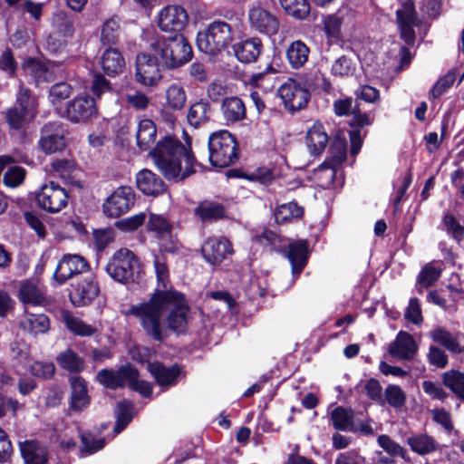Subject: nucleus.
Wrapping results in <instances>:
<instances>
[{
    "label": "nucleus",
    "mask_w": 464,
    "mask_h": 464,
    "mask_svg": "<svg viewBox=\"0 0 464 464\" xmlns=\"http://www.w3.org/2000/svg\"><path fill=\"white\" fill-rule=\"evenodd\" d=\"M19 448L25 464H46V450L36 441H21Z\"/></svg>",
    "instance_id": "obj_29"
},
{
    "label": "nucleus",
    "mask_w": 464,
    "mask_h": 464,
    "mask_svg": "<svg viewBox=\"0 0 464 464\" xmlns=\"http://www.w3.org/2000/svg\"><path fill=\"white\" fill-rule=\"evenodd\" d=\"M262 48L261 40L253 37L235 44L233 45V52L239 62L250 63L256 61L262 52Z\"/></svg>",
    "instance_id": "obj_23"
},
{
    "label": "nucleus",
    "mask_w": 464,
    "mask_h": 464,
    "mask_svg": "<svg viewBox=\"0 0 464 464\" xmlns=\"http://www.w3.org/2000/svg\"><path fill=\"white\" fill-rule=\"evenodd\" d=\"M286 257L292 266L294 275H299L308 259V244L306 240L291 241L285 251Z\"/></svg>",
    "instance_id": "obj_24"
},
{
    "label": "nucleus",
    "mask_w": 464,
    "mask_h": 464,
    "mask_svg": "<svg viewBox=\"0 0 464 464\" xmlns=\"http://www.w3.org/2000/svg\"><path fill=\"white\" fill-rule=\"evenodd\" d=\"M160 65L154 54L153 56L147 53L138 54L136 58V81L143 86H156L161 79Z\"/></svg>",
    "instance_id": "obj_10"
},
{
    "label": "nucleus",
    "mask_w": 464,
    "mask_h": 464,
    "mask_svg": "<svg viewBox=\"0 0 464 464\" xmlns=\"http://www.w3.org/2000/svg\"><path fill=\"white\" fill-rule=\"evenodd\" d=\"M150 154L159 170L168 179L182 180L200 168L191 152L187 136L186 144L166 136L157 143Z\"/></svg>",
    "instance_id": "obj_2"
},
{
    "label": "nucleus",
    "mask_w": 464,
    "mask_h": 464,
    "mask_svg": "<svg viewBox=\"0 0 464 464\" xmlns=\"http://www.w3.org/2000/svg\"><path fill=\"white\" fill-rule=\"evenodd\" d=\"M139 189L150 196H156L165 191V185L160 178L149 169L140 170L136 177Z\"/></svg>",
    "instance_id": "obj_25"
},
{
    "label": "nucleus",
    "mask_w": 464,
    "mask_h": 464,
    "mask_svg": "<svg viewBox=\"0 0 464 464\" xmlns=\"http://www.w3.org/2000/svg\"><path fill=\"white\" fill-rule=\"evenodd\" d=\"M100 294V286L92 276L74 285L71 299L75 305L82 306L92 302Z\"/></svg>",
    "instance_id": "obj_21"
},
{
    "label": "nucleus",
    "mask_w": 464,
    "mask_h": 464,
    "mask_svg": "<svg viewBox=\"0 0 464 464\" xmlns=\"http://www.w3.org/2000/svg\"><path fill=\"white\" fill-rule=\"evenodd\" d=\"M249 22L255 30L266 34H276L278 30L277 18L269 11L256 6L249 10Z\"/></svg>",
    "instance_id": "obj_18"
},
{
    "label": "nucleus",
    "mask_w": 464,
    "mask_h": 464,
    "mask_svg": "<svg viewBox=\"0 0 464 464\" xmlns=\"http://www.w3.org/2000/svg\"><path fill=\"white\" fill-rule=\"evenodd\" d=\"M354 413L351 409L336 407L331 412V420L334 429L338 430H351L353 425Z\"/></svg>",
    "instance_id": "obj_42"
},
{
    "label": "nucleus",
    "mask_w": 464,
    "mask_h": 464,
    "mask_svg": "<svg viewBox=\"0 0 464 464\" xmlns=\"http://www.w3.org/2000/svg\"><path fill=\"white\" fill-rule=\"evenodd\" d=\"M443 382L460 400L464 401V373L459 371H449L443 373Z\"/></svg>",
    "instance_id": "obj_45"
},
{
    "label": "nucleus",
    "mask_w": 464,
    "mask_h": 464,
    "mask_svg": "<svg viewBox=\"0 0 464 464\" xmlns=\"http://www.w3.org/2000/svg\"><path fill=\"white\" fill-rule=\"evenodd\" d=\"M313 180L316 186L328 188L332 185L341 187L343 179L342 172L335 164L325 160L313 172Z\"/></svg>",
    "instance_id": "obj_20"
},
{
    "label": "nucleus",
    "mask_w": 464,
    "mask_h": 464,
    "mask_svg": "<svg viewBox=\"0 0 464 464\" xmlns=\"http://www.w3.org/2000/svg\"><path fill=\"white\" fill-rule=\"evenodd\" d=\"M166 106L173 111H180L187 102V92L180 83H171L165 91Z\"/></svg>",
    "instance_id": "obj_35"
},
{
    "label": "nucleus",
    "mask_w": 464,
    "mask_h": 464,
    "mask_svg": "<svg viewBox=\"0 0 464 464\" xmlns=\"http://www.w3.org/2000/svg\"><path fill=\"white\" fill-rule=\"evenodd\" d=\"M304 209L300 205H276L274 209L275 220L278 224L290 222L301 218Z\"/></svg>",
    "instance_id": "obj_43"
},
{
    "label": "nucleus",
    "mask_w": 464,
    "mask_h": 464,
    "mask_svg": "<svg viewBox=\"0 0 464 464\" xmlns=\"http://www.w3.org/2000/svg\"><path fill=\"white\" fill-rule=\"evenodd\" d=\"M195 213L200 218L203 222H211L225 216V209L222 205H199Z\"/></svg>",
    "instance_id": "obj_51"
},
{
    "label": "nucleus",
    "mask_w": 464,
    "mask_h": 464,
    "mask_svg": "<svg viewBox=\"0 0 464 464\" xmlns=\"http://www.w3.org/2000/svg\"><path fill=\"white\" fill-rule=\"evenodd\" d=\"M312 83H302L294 79H287L277 90L279 98L289 111L304 108L310 99Z\"/></svg>",
    "instance_id": "obj_7"
},
{
    "label": "nucleus",
    "mask_w": 464,
    "mask_h": 464,
    "mask_svg": "<svg viewBox=\"0 0 464 464\" xmlns=\"http://www.w3.org/2000/svg\"><path fill=\"white\" fill-rule=\"evenodd\" d=\"M159 63L169 70H175L188 63L193 56L191 45L181 34L171 37L156 36L150 42Z\"/></svg>",
    "instance_id": "obj_3"
},
{
    "label": "nucleus",
    "mask_w": 464,
    "mask_h": 464,
    "mask_svg": "<svg viewBox=\"0 0 464 464\" xmlns=\"http://www.w3.org/2000/svg\"><path fill=\"white\" fill-rule=\"evenodd\" d=\"M36 106L35 98L31 97L27 90L21 89L17 97V107L9 109L6 112V121L10 128L22 129L34 118Z\"/></svg>",
    "instance_id": "obj_8"
},
{
    "label": "nucleus",
    "mask_w": 464,
    "mask_h": 464,
    "mask_svg": "<svg viewBox=\"0 0 464 464\" xmlns=\"http://www.w3.org/2000/svg\"><path fill=\"white\" fill-rule=\"evenodd\" d=\"M221 111L227 123H235L246 117V107L238 97H227L222 101Z\"/></svg>",
    "instance_id": "obj_28"
},
{
    "label": "nucleus",
    "mask_w": 464,
    "mask_h": 464,
    "mask_svg": "<svg viewBox=\"0 0 464 464\" xmlns=\"http://www.w3.org/2000/svg\"><path fill=\"white\" fill-rule=\"evenodd\" d=\"M404 316L406 320L414 324H420L423 321L420 300L418 298L413 297L410 299Z\"/></svg>",
    "instance_id": "obj_60"
},
{
    "label": "nucleus",
    "mask_w": 464,
    "mask_h": 464,
    "mask_svg": "<svg viewBox=\"0 0 464 464\" xmlns=\"http://www.w3.org/2000/svg\"><path fill=\"white\" fill-rule=\"evenodd\" d=\"M188 14L184 7L179 5H169L160 10L157 14V25L165 33L179 34L188 24Z\"/></svg>",
    "instance_id": "obj_9"
},
{
    "label": "nucleus",
    "mask_w": 464,
    "mask_h": 464,
    "mask_svg": "<svg viewBox=\"0 0 464 464\" xmlns=\"http://www.w3.org/2000/svg\"><path fill=\"white\" fill-rule=\"evenodd\" d=\"M70 397L68 410L70 413H80L85 411L91 404L86 381L80 376H73L69 379Z\"/></svg>",
    "instance_id": "obj_11"
},
{
    "label": "nucleus",
    "mask_w": 464,
    "mask_h": 464,
    "mask_svg": "<svg viewBox=\"0 0 464 464\" xmlns=\"http://www.w3.org/2000/svg\"><path fill=\"white\" fill-rule=\"evenodd\" d=\"M56 361L60 367L71 372H80L84 368L83 360L71 349L60 353Z\"/></svg>",
    "instance_id": "obj_39"
},
{
    "label": "nucleus",
    "mask_w": 464,
    "mask_h": 464,
    "mask_svg": "<svg viewBox=\"0 0 464 464\" xmlns=\"http://www.w3.org/2000/svg\"><path fill=\"white\" fill-rule=\"evenodd\" d=\"M20 326L33 335L43 334L49 331L50 321L44 314L26 313L20 322Z\"/></svg>",
    "instance_id": "obj_31"
},
{
    "label": "nucleus",
    "mask_w": 464,
    "mask_h": 464,
    "mask_svg": "<svg viewBox=\"0 0 464 464\" xmlns=\"http://www.w3.org/2000/svg\"><path fill=\"white\" fill-rule=\"evenodd\" d=\"M347 154V141L344 136L337 135L330 147V159L327 161L334 163L336 167L345 160Z\"/></svg>",
    "instance_id": "obj_46"
},
{
    "label": "nucleus",
    "mask_w": 464,
    "mask_h": 464,
    "mask_svg": "<svg viewBox=\"0 0 464 464\" xmlns=\"http://www.w3.org/2000/svg\"><path fill=\"white\" fill-rule=\"evenodd\" d=\"M132 405L130 402L122 401L118 402L116 409V425L114 431L116 433L121 432L132 419Z\"/></svg>",
    "instance_id": "obj_48"
},
{
    "label": "nucleus",
    "mask_w": 464,
    "mask_h": 464,
    "mask_svg": "<svg viewBox=\"0 0 464 464\" xmlns=\"http://www.w3.org/2000/svg\"><path fill=\"white\" fill-rule=\"evenodd\" d=\"M133 376L129 378L128 387L131 390L136 391L142 394L144 397H150L152 392V388L150 382L145 381H140L139 379V372L136 369L133 368Z\"/></svg>",
    "instance_id": "obj_61"
},
{
    "label": "nucleus",
    "mask_w": 464,
    "mask_h": 464,
    "mask_svg": "<svg viewBox=\"0 0 464 464\" xmlns=\"http://www.w3.org/2000/svg\"><path fill=\"white\" fill-rule=\"evenodd\" d=\"M251 240L253 243L265 246H275L281 241L280 236L269 228H263L261 231H253Z\"/></svg>",
    "instance_id": "obj_54"
},
{
    "label": "nucleus",
    "mask_w": 464,
    "mask_h": 464,
    "mask_svg": "<svg viewBox=\"0 0 464 464\" xmlns=\"http://www.w3.org/2000/svg\"><path fill=\"white\" fill-rule=\"evenodd\" d=\"M133 368L130 365L122 366L118 370L103 369L96 376L97 381L102 386L115 390L128 385L129 378L133 375Z\"/></svg>",
    "instance_id": "obj_19"
},
{
    "label": "nucleus",
    "mask_w": 464,
    "mask_h": 464,
    "mask_svg": "<svg viewBox=\"0 0 464 464\" xmlns=\"http://www.w3.org/2000/svg\"><path fill=\"white\" fill-rule=\"evenodd\" d=\"M304 141L308 152L313 156H318L324 150L329 137L321 122L315 121L307 128Z\"/></svg>",
    "instance_id": "obj_22"
},
{
    "label": "nucleus",
    "mask_w": 464,
    "mask_h": 464,
    "mask_svg": "<svg viewBox=\"0 0 464 464\" xmlns=\"http://www.w3.org/2000/svg\"><path fill=\"white\" fill-rule=\"evenodd\" d=\"M68 199H72L69 192L53 181L43 185L35 193L36 203H67Z\"/></svg>",
    "instance_id": "obj_26"
},
{
    "label": "nucleus",
    "mask_w": 464,
    "mask_h": 464,
    "mask_svg": "<svg viewBox=\"0 0 464 464\" xmlns=\"http://www.w3.org/2000/svg\"><path fill=\"white\" fill-rule=\"evenodd\" d=\"M148 227L150 230L158 234L160 239L163 240L171 232V225L164 218L158 215H151Z\"/></svg>",
    "instance_id": "obj_56"
},
{
    "label": "nucleus",
    "mask_w": 464,
    "mask_h": 464,
    "mask_svg": "<svg viewBox=\"0 0 464 464\" xmlns=\"http://www.w3.org/2000/svg\"><path fill=\"white\" fill-rule=\"evenodd\" d=\"M384 403L387 402L390 406L395 409H400L405 405L406 394L398 385H388L383 393Z\"/></svg>",
    "instance_id": "obj_49"
},
{
    "label": "nucleus",
    "mask_w": 464,
    "mask_h": 464,
    "mask_svg": "<svg viewBox=\"0 0 464 464\" xmlns=\"http://www.w3.org/2000/svg\"><path fill=\"white\" fill-rule=\"evenodd\" d=\"M282 8L291 16L304 19L310 13L307 0H280Z\"/></svg>",
    "instance_id": "obj_44"
},
{
    "label": "nucleus",
    "mask_w": 464,
    "mask_h": 464,
    "mask_svg": "<svg viewBox=\"0 0 464 464\" xmlns=\"http://www.w3.org/2000/svg\"><path fill=\"white\" fill-rule=\"evenodd\" d=\"M388 352L393 358L411 361L418 352V344L411 334L400 331L395 340L389 344Z\"/></svg>",
    "instance_id": "obj_16"
},
{
    "label": "nucleus",
    "mask_w": 464,
    "mask_h": 464,
    "mask_svg": "<svg viewBox=\"0 0 464 464\" xmlns=\"http://www.w3.org/2000/svg\"><path fill=\"white\" fill-rule=\"evenodd\" d=\"M122 99L128 106L135 110H145L150 103V98L142 92L135 89H127L122 93Z\"/></svg>",
    "instance_id": "obj_50"
},
{
    "label": "nucleus",
    "mask_w": 464,
    "mask_h": 464,
    "mask_svg": "<svg viewBox=\"0 0 464 464\" xmlns=\"http://www.w3.org/2000/svg\"><path fill=\"white\" fill-rule=\"evenodd\" d=\"M205 260L211 265H219L234 250L232 244L226 237H210L205 241L201 247Z\"/></svg>",
    "instance_id": "obj_14"
},
{
    "label": "nucleus",
    "mask_w": 464,
    "mask_h": 464,
    "mask_svg": "<svg viewBox=\"0 0 464 464\" xmlns=\"http://www.w3.org/2000/svg\"><path fill=\"white\" fill-rule=\"evenodd\" d=\"M18 296L22 303L30 305H42L45 301L43 291L35 284L29 281L22 284Z\"/></svg>",
    "instance_id": "obj_37"
},
{
    "label": "nucleus",
    "mask_w": 464,
    "mask_h": 464,
    "mask_svg": "<svg viewBox=\"0 0 464 464\" xmlns=\"http://www.w3.org/2000/svg\"><path fill=\"white\" fill-rule=\"evenodd\" d=\"M442 221L446 231L455 239L461 240L464 237V227L451 214L447 213Z\"/></svg>",
    "instance_id": "obj_59"
},
{
    "label": "nucleus",
    "mask_w": 464,
    "mask_h": 464,
    "mask_svg": "<svg viewBox=\"0 0 464 464\" xmlns=\"http://www.w3.org/2000/svg\"><path fill=\"white\" fill-rule=\"evenodd\" d=\"M249 180L257 181L264 185H269L276 180V175L274 169L261 167L246 175Z\"/></svg>",
    "instance_id": "obj_57"
},
{
    "label": "nucleus",
    "mask_w": 464,
    "mask_h": 464,
    "mask_svg": "<svg viewBox=\"0 0 464 464\" xmlns=\"http://www.w3.org/2000/svg\"><path fill=\"white\" fill-rule=\"evenodd\" d=\"M156 126L151 120L143 119L139 121L137 130V144L140 149L147 150L156 139Z\"/></svg>",
    "instance_id": "obj_34"
},
{
    "label": "nucleus",
    "mask_w": 464,
    "mask_h": 464,
    "mask_svg": "<svg viewBox=\"0 0 464 464\" xmlns=\"http://www.w3.org/2000/svg\"><path fill=\"white\" fill-rule=\"evenodd\" d=\"M210 106L207 102H198L192 104L188 111V121L198 127L209 120Z\"/></svg>",
    "instance_id": "obj_41"
},
{
    "label": "nucleus",
    "mask_w": 464,
    "mask_h": 464,
    "mask_svg": "<svg viewBox=\"0 0 464 464\" xmlns=\"http://www.w3.org/2000/svg\"><path fill=\"white\" fill-rule=\"evenodd\" d=\"M25 176V171L22 167L13 166L4 175V182L8 187L19 186Z\"/></svg>",
    "instance_id": "obj_62"
},
{
    "label": "nucleus",
    "mask_w": 464,
    "mask_h": 464,
    "mask_svg": "<svg viewBox=\"0 0 464 464\" xmlns=\"http://www.w3.org/2000/svg\"><path fill=\"white\" fill-rule=\"evenodd\" d=\"M105 271L114 281L129 284L139 278L140 263L133 252L121 248L109 259Z\"/></svg>",
    "instance_id": "obj_4"
},
{
    "label": "nucleus",
    "mask_w": 464,
    "mask_h": 464,
    "mask_svg": "<svg viewBox=\"0 0 464 464\" xmlns=\"http://www.w3.org/2000/svg\"><path fill=\"white\" fill-rule=\"evenodd\" d=\"M442 272L440 266H434L433 264H428L420 271L418 276V283L422 287H429L433 285L440 277Z\"/></svg>",
    "instance_id": "obj_52"
},
{
    "label": "nucleus",
    "mask_w": 464,
    "mask_h": 464,
    "mask_svg": "<svg viewBox=\"0 0 464 464\" xmlns=\"http://www.w3.org/2000/svg\"><path fill=\"white\" fill-rule=\"evenodd\" d=\"M101 65L108 75H115L121 72L124 67V59L116 49H107L102 58Z\"/></svg>",
    "instance_id": "obj_36"
},
{
    "label": "nucleus",
    "mask_w": 464,
    "mask_h": 464,
    "mask_svg": "<svg viewBox=\"0 0 464 464\" xmlns=\"http://www.w3.org/2000/svg\"><path fill=\"white\" fill-rule=\"evenodd\" d=\"M407 443L413 452L421 456L431 454L439 449L437 440L426 433L414 434L409 437Z\"/></svg>",
    "instance_id": "obj_30"
},
{
    "label": "nucleus",
    "mask_w": 464,
    "mask_h": 464,
    "mask_svg": "<svg viewBox=\"0 0 464 464\" xmlns=\"http://www.w3.org/2000/svg\"><path fill=\"white\" fill-rule=\"evenodd\" d=\"M343 23L342 17L338 14L328 15L324 20V30L328 37L338 38Z\"/></svg>",
    "instance_id": "obj_64"
},
{
    "label": "nucleus",
    "mask_w": 464,
    "mask_h": 464,
    "mask_svg": "<svg viewBox=\"0 0 464 464\" xmlns=\"http://www.w3.org/2000/svg\"><path fill=\"white\" fill-rule=\"evenodd\" d=\"M309 53V47L300 40L293 42L286 49V58L293 69L304 67L308 61Z\"/></svg>",
    "instance_id": "obj_32"
},
{
    "label": "nucleus",
    "mask_w": 464,
    "mask_h": 464,
    "mask_svg": "<svg viewBox=\"0 0 464 464\" xmlns=\"http://www.w3.org/2000/svg\"><path fill=\"white\" fill-rule=\"evenodd\" d=\"M148 370L160 386L174 385L180 373V369L178 365L166 367L160 362H149Z\"/></svg>",
    "instance_id": "obj_27"
},
{
    "label": "nucleus",
    "mask_w": 464,
    "mask_h": 464,
    "mask_svg": "<svg viewBox=\"0 0 464 464\" xmlns=\"http://www.w3.org/2000/svg\"><path fill=\"white\" fill-rule=\"evenodd\" d=\"M209 161L218 168H226L238 159L236 138L227 130H219L208 139Z\"/></svg>",
    "instance_id": "obj_5"
},
{
    "label": "nucleus",
    "mask_w": 464,
    "mask_h": 464,
    "mask_svg": "<svg viewBox=\"0 0 464 464\" xmlns=\"http://www.w3.org/2000/svg\"><path fill=\"white\" fill-rule=\"evenodd\" d=\"M72 92L71 86L66 82H59L52 86L49 92V99L53 104L69 97Z\"/></svg>",
    "instance_id": "obj_63"
},
{
    "label": "nucleus",
    "mask_w": 464,
    "mask_h": 464,
    "mask_svg": "<svg viewBox=\"0 0 464 464\" xmlns=\"http://www.w3.org/2000/svg\"><path fill=\"white\" fill-rule=\"evenodd\" d=\"M379 446L392 457H401L405 459L407 450L396 441L392 440L388 435H380L377 439Z\"/></svg>",
    "instance_id": "obj_53"
},
{
    "label": "nucleus",
    "mask_w": 464,
    "mask_h": 464,
    "mask_svg": "<svg viewBox=\"0 0 464 464\" xmlns=\"http://www.w3.org/2000/svg\"><path fill=\"white\" fill-rule=\"evenodd\" d=\"M64 113L72 122L87 121L97 113L95 102L90 96H78L68 103Z\"/></svg>",
    "instance_id": "obj_13"
},
{
    "label": "nucleus",
    "mask_w": 464,
    "mask_h": 464,
    "mask_svg": "<svg viewBox=\"0 0 464 464\" xmlns=\"http://www.w3.org/2000/svg\"><path fill=\"white\" fill-rule=\"evenodd\" d=\"M158 286L150 299L133 304L128 314L136 317L150 339L162 342L169 330L184 333L188 323V307L184 296L169 286V268L163 255H154L153 260Z\"/></svg>",
    "instance_id": "obj_1"
},
{
    "label": "nucleus",
    "mask_w": 464,
    "mask_h": 464,
    "mask_svg": "<svg viewBox=\"0 0 464 464\" xmlns=\"http://www.w3.org/2000/svg\"><path fill=\"white\" fill-rule=\"evenodd\" d=\"M64 130L56 124L45 125L39 140L41 150L46 154L55 153L65 147Z\"/></svg>",
    "instance_id": "obj_17"
},
{
    "label": "nucleus",
    "mask_w": 464,
    "mask_h": 464,
    "mask_svg": "<svg viewBox=\"0 0 464 464\" xmlns=\"http://www.w3.org/2000/svg\"><path fill=\"white\" fill-rule=\"evenodd\" d=\"M23 69L24 72L34 78L37 84L46 82L53 79V72L44 63L35 59L27 60Z\"/></svg>",
    "instance_id": "obj_33"
},
{
    "label": "nucleus",
    "mask_w": 464,
    "mask_h": 464,
    "mask_svg": "<svg viewBox=\"0 0 464 464\" xmlns=\"http://www.w3.org/2000/svg\"><path fill=\"white\" fill-rule=\"evenodd\" d=\"M63 318L67 328L73 334L80 336H92L96 333V328L85 324L80 318L74 316L70 312H64Z\"/></svg>",
    "instance_id": "obj_40"
},
{
    "label": "nucleus",
    "mask_w": 464,
    "mask_h": 464,
    "mask_svg": "<svg viewBox=\"0 0 464 464\" xmlns=\"http://www.w3.org/2000/svg\"><path fill=\"white\" fill-rule=\"evenodd\" d=\"M430 337L437 343L444 346L454 353H461L458 339L442 327H437L430 332Z\"/></svg>",
    "instance_id": "obj_38"
},
{
    "label": "nucleus",
    "mask_w": 464,
    "mask_h": 464,
    "mask_svg": "<svg viewBox=\"0 0 464 464\" xmlns=\"http://www.w3.org/2000/svg\"><path fill=\"white\" fill-rule=\"evenodd\" d=\"M232 40L231 26L226 22L216 21L198 34L197 45L200 52L214 55L225 49Z\"/></svg>",
    "instance_id": "obj_6"
},
{
    "label": "nucleus",
    "mask_w": 464,
    "mask_h": 464,
    "mask_svg": "<svg viewBox=\"0 0 464 464\" xmlns=\"http://www.w3.org/2000/svg\"><path fill=\"white\" fill-rule=\"evenodd\" d=\"M120 35V23L116 17L107 19L101 31V41L104 44H114L117 43Z\"/></svg>",
    "instance_id": "obj_47"
},
{
    "label": "nucleus",
    "mask_w": 464,
    "mask_h": 464,
    "mask_svg": "<svg viewBox=\"0 0 464 464\" xmlns=\"http://www.w3.org/2000/svg\"><path fill=\"white\" fill-rule=\"evenodd\" d=\"M136 200V193L131 187L121 186L107 198L106 203H131Z\"/></svg>",
    "instance_id": "obj_55"
},
{
    "label": "nucleus",
    "mask_w": 464,
    "mask_h": 464,
    "mask_svg": "<svg viewBox=\"0 0 464 464\" xmlns=\"http://www.w3.org/2000/svg\"><path fill=\"white\" fill-rule=\"evenodd\" d=\"M363 390L365 391L366 395L368 396L369 399L379 404H384L382 388L378 380L371 378L368 381H366L363 386Z\"/></svg>",
    "instance_id": "obj_58"
},
{
    "label": "nucleus",
    "mask_w": 464,
    "mask_h": 464,
    "mask_svg": "<svg viewBox=\"0 0 464 464\" xmlns=\"http://www.w3.org/2000/svg\"><path fill=\"white\" fill-rule=\"evenodd\" d=\"M397 23L401 38L411 44L415 38L414 26L417 24V16L412 0H404L396 11Z\"/></svg>",
    "instance_id": "obj_12"
},
{
    "label": "nucleus",
    "mask_w": 464,
    "mask_h": 464,
    "mask_svg": "<svg viewBox=\"0 0 464 464\" xmlns=\"http://www.w3.org/2000/svg\"><path fill=\"white\" fill-rule=\"evenodd\" d=\"M87 268L88 264L82 256L68 254L63 256L58 263L53 277L59 284H63L74 275L86 271Z\"/></svg>",
    "instance_id": "obj_15"
}]
</instances>
